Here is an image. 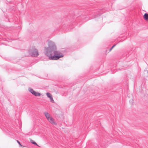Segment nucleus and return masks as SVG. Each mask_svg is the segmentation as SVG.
<instances>
[{"instance_id": "nucleus-1", "label": "nucleus", "mask_w": 148, "mask_h": 148, "mask_svg": "<svg viewBox=\"0 0 148 148\" xmlns=\"http://www.w3.org/2000/svg\"><path fill=\"white\" fill-rule=\"evenodd\" d=\"M48 47L44 49L45 55L51 60H56L63 56L60 51L56 50V45L54 42L50 41L48 44Z\"/></svg>"}, {"instance_id": "nucleus-2", "label": "nucleus", "mask_w": 148, "mask_h": 148, "mask_svg": "<svg viewBox=\"0 0 148 148\" xmlns=\"http://www.w3.org/2000/svg\"><path fill=\"white\" fill-rule=\"evenodd\" d=\"M28 52L32 56L37 57L39 54L37 49L33 47L30 48L28 51Z\"/></svg>"}, {"instance_id": "nucleus-3", "label": "nucleus", "mask_w": 148, "mask_h": 148, "mask_svg": "<svg viewBox=\"0 0 148 148\" xmlns=\"http://www.w3.org/2000/svg\"><path fill=\"white\" fill-rule=\"evenodd\" d=\"M50 122L51 124H53L56 125V123H55L54 121V119L52 117H51L49 120H48Z\"/></svg>"}, {"instance_id": "nucleus-4", "label": "nucleus", "mask_w": 148, "mask_h": 148, "mask_svg": "<svg viewBox=\"0 0 148 148\" xmlns=\"http://www.w3.org/2000/svg\"><path fill=\"white\" fill-rule=\"evenodd\" d=\"M44 113L47 119L49 120V119L51 117L50 114L47 112H45Z\"/></svg>"}, {"instance_id": "nucleus-5", "label": "nucleus", "mask_w": 148, "mask_h": 148, "mask_svg": "<svg viewBox=\"0 0 148 148\" xmlns=\"http://www.w3.org/2000/svg\"><path fill=\"white\" fill-rule=\"evenodd\" d=\"M32 94L35 96H40V93L38 92H37L35 91L33 92V93Z\"/></svg>"}, {"instance_id": "nucleus-6", "label": "nucleus", "mask_w": 148, "mask_h": 148, "mask_svg": "<svg viewBox=\"0 0 148 148\" xmlns=\"http://www.w3.org/2000/svg\"><path fill=\"white\" fill-rule=\"evenodd\" d=\"M143 17L145 19L148 21V14L146 13H145Z\"/></svg>"}, {"instance_id": "nucleus-7", "label": "nucleus", "mask_w": 148, "mask_h": 148, "mask_svg": "<svg viewBox=\"0 0 148 148\" xmlns=\"http://www.w3.org/2000/svg\"><path fill=\"white\" fill-rule=\"evenodd\" d=\"M28 90L29 92H30L32 94H33V92H34V91L32 88H29Z\"/></svg>"}, {"instance_id": "nucleus-8", "label": "nucleus", "mask_w": 148, "mask_h": 148, "mask_svg": "<svg viewBox=\"0 0 148 148\" xmlns=\"http://www.w3.org/2000/svg\"><path fill=\"white\" fill-rule=\"evenodd\" d=\"M46 95H47V97L49 98H50L52 97V96L51 95V94H50V93L49 92H47L46 93Z\"/></svg>"}, {"instance_id": "nucleus-9", "label": "nucleus", "mask_w": 148, "mask_h": 148, "mask_svg": "<svg viewBox=\"0 0 148 148\" xmlns=\"http://www.w3.org/2000/svg\"><path fill=\"white\" fill-rule=\"evenodd\" d=\"M50 101H51L52 102V103H54V101L52 97H51L50 98Z\"/></svg>"}, {"instance_id": "nucleus-10", "label": "nucleus", "mask_w": 148, "mask_h": 148, "mask_svg": "<svg viewBox=\"0 0 148 148\" xmlns=\"http://www.w3.org/2000/svg\"><path fill=\"white\" fill-rule=\"evenodd\" d=\"M31 143H32V144L36 145L38 146V145L37 144V143L35 142L34 141H33V140H31Z\"/></svg>"}, {"instance_id": "nucleus-11", "label": "nucleus", "mask_w": 148, "mask_h": 148, "mask_svg": "<svg viewBox=\"0 0 148 148\" xmlns=\"http://www.w3.org/2000/svg\"><path fill=\"white\" fill-rule=\"evenodd\" d=\"M116 45H113L110 49V51Z\"/></svg>"}, {"instance_id": "nucleus-12", "label": "nucleus", "mask_w": 148, "mask_h": 148, "mask_svg": "<svg viewBox=\"0 0 148 148\" xmlns=\"http://www.w3.org/2000/svg\"><path fill=\"white\" fill-rule=\"evenodd\" d=\"M18 143L19 144V145H21V146H22V145H21V144L20 143V142L18 140H17Z\"/></svg>"}]
</instances>
